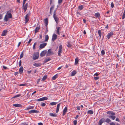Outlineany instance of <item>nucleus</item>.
I'll return each mask as SVG.
<instances>
[{
    "label": "nucleus",
    "mask_w": 125,
    "mask_h": 125,
    "mask_svg": "<svg viewBox=\"0 0 125 125\" xmlns=\"http://www.w3.org/2000/svg\"><path fill=\"white\" fill-rule=\"evenodd\" d=\"M12 18V16L10 12V11H8L5 15L4 20L6 21H7L8 20V18Z\"/></svg>",
    "instance_id": "f257e3e1"
},
{
    "label": "nucleus",
    "mask_w": 125,
    "mask_h": 125,
    "mask_svg": "<svg viewBox=\"0 0 125 125\" xmlns=\"http://www.w3.org/2000/svg\"><path fill=\"white\" fill-rule=\"evenodd\" d=\"M31 14L30 11H29V12L26 15L24 19L25 23H27L29 21V16Z\"/></svg>",
    "instance_id": "f03ea898"
},
{
    "label": "nucleus",
    "mask_w": 125,
    "mask_h": 125,
    "mask_svg": "<svg viewBox=\"0 0 125 125\" xmlns=\"http://www.w3.org/2000/svg\"><path fill=\"white\" fill-rule=\"evenodd\" d=\"M39 53L37 52H35L33 54V59L34 60H35L38 59L39 56Z\"/></svg>",
    "instance_id": "7ed1b4c3"
},
{
    "label": "nucleus",
    "mask_w": 125,
    "mask_h": 125,
    "mask_svg": "<svg viewBox=\"0 0 125 125\" xmlns=\"http://www.w3.org/2000/svg\"><path fill=\"white\" fill-rule=\"evenodd\" d=\"M62 45H60L59 47V50L58 52V55L59 56H60L61 55V53L62 51Z\"/></svg>",
    "instance_id": "20e7f679"
},
{
    "label": "nucleus",
    "mask_w": 125,
    "mask_h": 125,
    "mask_svg": "<svg viewBox=\"0 0 125 125\" xmlns=\"http://www.w3.org/2000/svg\"><path fill=\"white\" fill-rule=\"evenodd\" d=\"M47 44V43L41 44L39 46V49L40 50L41 49L44 48L46 45Z\"/></svg>",
    "instance_id": "39448f33"
},
{
    "label": "nucleus",
    "mask_w": 125,
    "mask_h": 125,
    "mask_svg": "<svg viewBox=\"0 0 125 125\" xmlns=\"http://www.w3.org/2000/svg\"><path fill=\"white\" fill-rule=\"evenodd\" d=\"M48 99V98L47 97H45L41 98L39 99H37L36 101H43L47 100Z\"/></svg>",
    "instance_id": "423d86ee"
},
{
    "label": "nucleus",
    "mask_w": 125,
    "mask_h": 125,
    "mask_svg": "<svg viewBox=\"0 0 125 125\" xmlns=\"http://www.w3.org/2000/svg\"><path fill=\"white\" fill-rule=\"evenodd\" d=\"M53 17L56 23L57 24L58 22L59 18L56 15H53Z\"/></svg>",
    "instance_id": "0eeeda50"
},
{
    "label": "nucleus",
    "mask_w": 125,
    "mask_h": 125,
    "mask_svg": "<svg viewBox=\"0 0 125 125\" xmlns=\"http://www.w3.org/2000/svg\"><path fill=\"white\" fill-rule=\"evenodd\" d=\"M105 121V119L104 118H103L100 119L98 122V125H101Z\"/></svg>",
    "instance_id": "6e6552de"
},
{
    "label": "nucleus",
    "mask_w": 125,
    "mask_h": 125,
    "mask_svg": "<svg viewBox=\"0 0 125 125\" xmlns=\"http://www.w3.org/2000/svg\"><path fill=\"white\" fill-rule=\"evenodd\" d=\"M46 53V50H44L41 53L40 55L41 57H42L45 56Z\"/></svg>",
    "instance_id": "1a4fd4ad"
},
{
    "label": "nucleus",
    "mask_w": 125,
    "mask_h": 125,
    "mask_svg": "<svg viewBox=\"0 0 125 125\" xmlns=\"http://www.w3.org/2000/svg\"><path fill=\"white\" fill-rule=\"evenodd\" d=\"M57 35L56 34H53L52 38V41H55L57 39Z\"/></svg>",
    "instance_id": "9d476101"
},
{
    "label": "nucleus",
    "mask_w": 125,
    "mask_h": 125,
    "mask_svg": "<svg viewBox=\"0 0 125 125\" xmlns=\"http://www.w3.org/2000/svg\"><path fill=\"white\" fill-rule=\"evenodd\" d=\"M39 111H38L36 110H33L29 111V114H31L32 113H38Z\"/></svg>",
    "instance_id": "9b49d317"
},
{
    "label": "nucleus",
    "mask_w": 125,
    "mask_h": 125,
    "mask_svg": "<svg viewBox=\"0 0 125 125\" xmlns=\"http://www.w3.org/2000/svg\"><path fill=\"white\" fill-rule=\"evenodd\" d=\"M53 54V52L51 51V49H49L47 52V55H50Z\"/></svg>",
    "instance_id": "f8f14e48"
},
{
    "label": "nucleus",
    "mask_w": 125,
    "mask_h": 125,
    "mask_svg": "<svg viewBox=\"0 0 125 125\" xmlns=\"http://www.w3.org/2000/svg\"><path fill=\"white\" fill-rule=\"evenodd\" d=\"M113 34V33L112 32H110L109 33H108L107 35V38L109 39Z\"/></svg>",
    "instance_id": "ddd939ff"
},
{
    "label": "nucleus",
    "mask_w": 125,
    "mask_h": 125,
    "mask_svg": "<svg viewBox=\"0 0 125 125\" xmlns=\"http://www.w3.org/2000/svg\"><path fill=\"white\" fill-rule=\"evenodd\" d=\"M8 31L7 30H4L3 31L1 34V36H4L6 35L7 34Z\"/></svg>",
    "instance_id": "4468645a"
},
{
    "label": "nucleus",
    "mask_w": 125,
    "mask_h": 125,
    "mask_svg": "<svg viewBox=\"0 0 125 125\" xmlns=\"http://www.w3.org/2000/svg\"><path fill=\"white\" fill-rule=\"evenodd\" d=\"M40 29V26H39L37 27H36L34 30V31H35V33L36 34V33L38 32L39 31Z\"/></svg>",
    "instance_id": "2eb2a0df"
},
{
    "label": "nucleus",
    "mask_w": 125,
    "mask_h": 125,
    "mask_svg": "<svg viewBox=\"0 0 125 125\" xmlns=\"http://www.w3.org/2000/svg\"><path fill=\"white\" fill-rule=\"evenodd\" d=\"M54 5H53L52 6H51V8H50V13L51 14V15H52V11L54 9Z\"/></svg>",
    "instance_id": "dca6fc26"
},
{
    "label": "nucleus",
    "mask_w": 125,
    "mask_h": 125,
    "mask_svg": "<svg viewBox=\"0 0 125 125\" xmlns=\"http://www.w3.org/2000/svg\"><path fill=\"white\" fill-rule=\"evenodd\" d=\"M94 16L96 18H98V19L100 17V14L99 12L96 13H95Z\"/></svg>",
    "instance_id": "f3484780"
},
{
    "label": "nucleus",
    "mask_w": 125,
    "mask_h": 125,
    "mask_svg": "<svg viewBox=\"0 0 125 125\" xmlns=\"http://www.w3.org/2000/svg\"><path fill=\"white\" fill-rule=\"evenodd\" d=\"M60 103L58 104L57 106L56 109V112L58 113L59 111L60 107Z\"/></svg>",
    "instance_id": "a211bd4d"
},
{
    "label": "nucleus",
    "mask_w": 125,
    "mask_h": 125,
    "mask_svg": "<svg viewBox=\"0 0 125 125\" xmlns=\"http://www.w3.org/2000/svg\"><path fill=\"white\" fill-rule=\"evenodd\" d=\"M23 68L22 66H21L19 70V72L20 74H21L23 72Z\"/></svg>",
    "instance_id": "6ab92c4d"
},
{
    "label": "nucleus",
    "mask_w": 125,
    "mask_h": 125,
    "mask_svg": "<svg viewBox=\"0 0 125 125\" xmlns=\"http://www.w3.org/2000/svg\"><path fill=\"white\" fill-rule=\"evenodd\" d=\"M33 65L36 67H38L40 66L41 64L40 63H35L33 64Z\"/></svg>",
    "instance_id": "aec40b11"
},
{
    "label": "nucleus",
    "mask_w": 125,
    "mask_h": 125,
    "mask_svg": "<svg viewBox=\"0 0 125 125\" xmlns=\"http://www.w3.org/2000/svg\"><path fill=\"white\" fill-rule=\"evenodd\" d=\"M77 72L75 70H74L72 71L71 73V76H74L76 74Z\"/></svg>",
    "instance_id": "412c9836"
},
{
    "label": "nucleus",
    "mask_w": 125,
    "mask_h": 125,
    "mask_svg": "<svg viewBox=\"0 0 125 125\" xmlns=\"http://www.w3.org/2000/svg\"><path fill=\"white\" fill-rule=\"evenodd\" d=\"M13 106L17 107H21L22 105L20 104H13Z\"/></svg>",
    "instance_id": "4be33fe9"
},
{
    "label": "nucleus",
    "mask_w": 125,
    "mask_h": 125,
    "mask_svg": "<svg viewBox=\"0 0 125 125\" xmlns=\"http://www.w3.org/2000/svg\"><path fill=\"white\" fill-rule=\"evenodd\" d=\"M44 23L45 24V26L46 27H47L48 24V19L47 18H46L44 19Z\"/></svg>",
    "instance_id": "5701e85b"
},
{
    "label": "nucleus",
    "mask_w": 125,
    "mask_h": 125,
    "mask_svg": "<svg viewBox=\"0 0 125 125\" xmlns=\"http://www.w3.org/2000/svg\"><path fill=\"white\" fill-rule=\"evenodd\" d=\"M106 113L107 114L110 115H115V113L112 111H108Z\"/></svg>",
    "instance_id": "b1692460"
},
{
    "label": "nucleus",
    "mask_w": 125,
    "mask_h": 125,
    "mask_svg": "<svg viewBox=\"0 0 125 125\" xmlns=\"http://www.w3.org/2000/svg\"><path fill=\"white\" fill-rule=\"evenodd\" d=\"M58 74H56L52 77V80H55L58 77Z\"/></svg>",
    "instance_id": "393cba45"
},
{
    "label": "nucleus",
    "mask_w": 125,
    "mask_h": 125,
    "mask_svg": "<svg viewBox=\"0 0 125 125\" xmlns=\"http://www.w3.org/2000/svg\"><path fill=\"white\" fill-rule=\"evenodd\" d=\"M49 39V36L48 35H46L45 36V40L44 41L45 42H47Z\"/></svg>",
    "instance_id": "a878e982"
},
{
    "label": "nucleus",
    "mask_w": 125,
    "mask_h": 125,
    "mask_svg": "<svg viewBox=\"0 0 125 125\" xmlns=\"http://www.w3.org/2000/svg\"><path fill=\"white\" fill-rule=\"evenodd\" d=\"M60 28H61L60 27H57V29L56 30V32L57 33V34L59 35L60 34V33L59 31L60 30Z\"/></svg>",
    "instance_id": "bb28decb"
},
{
    "label": "nucleus",
    "mask_w": 125,
    "mask_h": 125,
    "mask_svg": "<svg viewBox=\"0 0 125 125\" xmlns=\"http://www.w3.org/2000/svg\"><path fill=\"white\" fill-rule=\"evenodd\" d=\"M87 113L88 114H89L90 115H92L93 114L94 112L93 110H88L87 111Z\"/></svg>",
    "instance_id": "cd10ccee"
},
{
    "label": "nucleus",
    "mask_w": 125,
    "mask_h": 125,
    "mask_svg": "<svg viewBox=\"0 0 125 125\" xmlns=\"http://www.w3.org/2000/svg\"><path fill=\"white\" fill-rule=\"evenodd\" d=\"M49 115L50 116L52 117H56L57 116V115L55 113H50Z\"/></svg>",
    "instance_id": "c85d7f7f"
},
{
    "label": "nucleus",
    "mask_w": 125,
    "mask_h": 125,
    "mask_svg": "<svg viewBox=\"0 0 125 125\" xmlns=\"http://www.w3.org/2000/svg\"><path fill=\"white\" fill-rule=\"evenodd\" d=\"M28 3H26L25 5H22V7L23 9H27L28 7Z\"/></svg>",
    "instance_id": "c756f323"
},
{
    "label": "nucleus",
    "mask_w": 125,
    "mask_h": 125,
    "mask_svg": "<svg viewBox=\"0 0 125 125\" xmlns=\"http://www.w3.org/2000/svg\"><path fill=\"white\" fill-rule=\"evenodd\" d=\"M108 117L113 120H115V116L114 115H110Z\"/></svg>",
    "instance_id": "7c9ffc66"
},
{
    "label": "nucleus",
    "mask_w": 125,
    "mask_h": 125,
    "mask_svg": "<svg viewBox=\"0 0 125 125\" xmlns=\"http://www.w3.org/2000/svg\"><path fill=\"white\" fill-rule=\"evenodd\" d=\"M79 62V59L77 57L76 58L75 60V64H77Z\"/></svg>",
    "instance_id": "2f4dec72"
},
{
    "label": "nucleus",
    "mask_w": 125,
    "mask_h": 125,
    "mask_svg": "<svg viewBox=\"0 0 125 125\" xmlns=\"http://www.w3.org/2000/svg\"><path fill=\"white\" fill-rule=\"evenodd\" d=\"M105 122L108 123H109L111 122V120L108 118H106L105 120Z\"/></svg>",
    "instance_id": "473e14b6"
},
{
    "label": "nucleus",
    "mask_w": 125,
    "mask_h": 125,
    "mask_svg": "<svg viewBox=\"0 0 125 125\" xmlns=\"http://www.w3.org/2000/svg\"><path fill=\"white\" fill-rule=\"evenodd\" d=\"M57 103L56 102H52L50 103V104L51 105H56L57 104Z\"/></svg>",
    "instance_id": "72a5a7b5"
},
{
    "label": "nucleus",
    "mask_w": 125,
    "mask_h": 125,
    "mask_svg": "<svg viewBox=\"0 0 125 125\" xmlns=\"http://www.w3.org/2000/svg\"><path fill=\"white\" fill-rule=\"evenodd\" d=\"M98 33L99 36L100 38H101L102 35V33L101 31L100 30H99L98 31Z\"/></svg>",
    "instance_id": "f704fd0d"
},
{
    "label": "nucleus",
    "mask_w": 125,
    "mask_h": 125,
    "mask_svg": "<svg viewBox=\"0 0 125 125\" xmlns=\"http://www.w3.org/2000/svg\"><path fill=\"white\" fill-rule=\"evenodd\" d=\"M51 60L50 58H48L44 60V62L45 63H46L48 61H50Z\"/></svg>",
    "instance_id": "c9c22d12"
},
{
    "label": "nucleus",
    "mask_w": 125,
    "mask_h": 125,
    "mask_svg": "<svg viewBox=\"0 0 125 125\" xmlns=\"http://www.w3.org/2000/svg\"><path fill=\"white\" fill-rule=\"evenodd\" d=\"M37 43L36 42H34L33 47V49L34 50L35 49V46L36 45Z\"/></svg>",
    "instance_id": "e433bc0d"
},
{
    "label": "nucleus",
    "mask_w": 125,
    "mask_h": 125,
    "mask_svg": "<svg viewBox=\"0 0 125 125\" xmlns=\"http://www.w3.org/2000/svg\"><path fill=\"white\" fill-rule=\"evenodd\" d=\"M47 78V76H44L42 78V80L43 81H44Z\"/></svg>",
    "instance_id": "4c0bfd02"
},
{
    "label": "nucleus",
    "mask_w": 125,
    "mask_h": 125,
    "mask_svg": "<svg viewBox=\"0 0 125 125\" xmlns=\"http://www.w3.org/2000/svg\"><path fill=\"white\" fill-rule=\"evenodd\" d=\"M67 108L66 106L65 107V108L63 109V112L66 113L67 111Z\"/></svg>",
    "instance_id": "58836bf2"
},
{
    "label": "nucleus",
    "mask_w": 125,
    "mask_h": 125,
    "mask_svg": "<svg viewBox=\"0 0 125 125\" xmlns=\"http://www.w3.org/2000/svg\"><path fill=\"white\" fill-rule=\"evenodd\" d=\"M78 8L80 10H81L83 8V5H81L80 6H79V7Z\"/></svg>",
    "instance_id": "ea45409f"
},
{
    "label": "nucleus",
    "mask_w": 125,
    "mask_h": 125,
    "mask_svg": "<svg viewBox=\"0 0 125 125\" xmlns=\"http://www.w3.org/2000/svg\"><path fill=\"white\" fill-rule=\"evenodd\" d=\"M101 55H104L105 54V52L104 50H102L101 51Z\"/></svg>",
    "instance_id": "a19ab883"
},
{
    "label": "nucleus",
    "mask_w": 125,
    "mask_h": 125,
    "mask_svg": "<svg viewBox=\"0 0 125 125\" xmlns=\"http://www.w3.org/2000/svg\"><path fill=\"white\" fill-rule=\"evenodd\" d=\"M34 107L33 106H30L29 107H28L27 108V109L28 110L31 109H33Z\"/></svg>",
    "instance_id": "79ce46f5"
},
{
    "label": "nucleus",
    "mask_w": 125,
    "mask_h": 125,
    "mask_svg": "<svg viewBox=\"0 0 125 125\" xmlns=\"http://www.w3.org/2000/svg\"><path fill=\"white\" fill-rule=\"evenodd\" d=\"M109 124L110 125H120L118 124L115 125V124L113 122H111V123H109Z\"/></svg>",
    "instance_id": "37998d69"
},
{
    "label": "nucleus",
    "mask_w": 125,
    "mask_h": 125,
    "mask_svg": "<svg viewBox=\"0 0 125 125\" xmlns=\"http://www.w3.org/2000/svg\"><path fill=\"white\" fill-rule=\"evenodd\" d=\"M46 105V104L45 103H41V106H42V107L44 106H45Z\"/></svg>",
    "instance_id": "c03bdc74"
},
{
    "label": "nucleus",
    "mask_w": 125,
    "mask_h": 125,
    "mask_svg": "<svg viewBox=\"0 0 125 125\" xmlns=\"http://www.w3.org/2000/svg\"><path fill=\"white\" fill-rule=\"evenodd\" d=\"M21 95V94H17L14 96V98H16L19 97Z\"/></svg>",
    "instance_id": "a18cd8bd"
},
{
    "label": "nucleus",
    "mask_w": 125,
    "mask_h": 125,
    "mask_svg": "<svg viewBox=\"0 0 125 125\" xmlns=\"http://www.w3.org/2000/svg\"><path fill=\"white\" fill-rule=\"evenodd\" d=\"M74 125H76L77 123V120H75L73 121Z\"/></svg>",
    "instance_id": "49530a36"
},
{
    "label": "nucleus",
    "mask_w": 125,
    "mask_h": 125,
    "mask_svg": "<svg viewBox=\"0 0 125 125\" xmlns=\"http://www.w3.org/2000/svg\"><path fill=\"white\" fill-rule=\"evenodd\" d=\"M23 52H22V53L21 54L20 56V59H21L23 57Z\"/></svg>",
    "instance_id": "de8ad7c7"
},
{
    "label": "nucleus",
    "mask_w": 125,
    "mask_h": 125,
    "mask_svg": "<svg viewBox=\"0 0 125 125\" xmlns=\"http://www.w3.org/2000/svg\"><path fill=\"white\" fill-rule=\"evenodd\" d=\"M62 1V0H58V4H61Z\"/></svg>",
    "instance_id": "09e8293b"
},
{
    "label": "nucleus",
    "mask_w": 125,
    "mask_h": 125,
    "mask_svg": "<svg viewBox=\"0 0 125 125\" xmlns=\"http://www.w3.org/2000/svg\"><path fill=\"white\" fill-rule=\"evenodd\" d=\"M111 6L112 8H113L114 7V4L113 2H112L111 4Z\"/></svg>",
    "instance_id": "8fccbe9b"
},
{
    "label": "nucleus",
    "mask_w": 125,
    "mask_h": 125,
    "mask_svg": "<svg viewBox=\"0 0 125 125\" xmlns=\"http://www.w3.org/2000/svg\"><path fill=\"white\" fill-rule=\"evenodd\" d=\"M72 46V45L68 43L67 45V46L69 48L71 47Z\"/></svg>",
    "instance_id": "3c124183"
},
{
    "label": "nucleus",
    "mask_w": 125,
    "mask_h": 125,
    "mask_svg": "<svg viewBox=\"0 0 125 125\" xmlns=\"http://www.w3.org/2000/svg\"><path fill=\"white\" fill-rule=\"evenodd\" d=\"M99 78V77H94V79L95 80H98Z\"/></svg>",
    "instance_id": "603ef678"
},
{
    "label": "nucleus",
    "mask_w": 125,
    "mask_h": 125,
    "mask_svg": "<svg viewBox=\"0 0 125 125\" xmlns=\"http://www.w3.org/2000/svg\"><path fill=\"white\" fill-rule=\"evenodd\" d=\"M21 60H20L19 62V66H21Z\"/></svg>",
    "instance_id": "864d4df0"
},
{
    "label": "nucleus",
    "mask_w": 125,
    "mask_h": 125,
    "mask_svg": "<svg viewBox=\"0 0 125 125\" xmlns=\"http://www.w3.org/2000/svg\"><path fill=\"white\" fill-rule=\"evenodd\" d=\"M31 41L32 40L31 39L29 40V41L28 42V45L31 42Z\"/></svg>",
    "instance_id": "5fc2aeb1"
},
{
    "label": "nucleus",
    "mask_w": 125,
    "mask_h": 125,
    "mask_svg": "<svg viewBox=\"0 0 125 125\" xmlns=\"http://www.w3.org/2000/svg\"><path fill=\"white\" fill-rule=\"evenodd\" d=\"M56 10H55L54 11L53 14V15H56Z\"/></svg>",
    "instance_id": "6e6d98bb"
},
{
    "label": "nucleus",
    "mask_w": 125,
    "mask_h": 125,
    "mask_svg": "<svg viewBox=\"0 0 125 125\" xmlns=\"http://www.w3.org/2000/svg\"><path fill=\"white\" fill-rule=\"evenodd\" d=\"M28 124H26L25 123H22L21 124V125H28Z\"/></svg>",
    "instance_id": "4d7b16f0"
},
{
    "label": "nucleus",
    "mask_w": 125,
    "mask_h": 125,
    "mask_svg": "<svg viewBox=\"0 0 125 125\" xmlns=\"http://www.w3.org/2000/svg\"><path fill=\"white\" fill-rule=\"evenodd\" d=\"M99 75V74L98 73H95L94 75V76H97L98 75Z\"/></svg>",
    "instance_id": "13d9d810"
},
{
    "label": "nucleus",
    "mask_w": 125,
    "mask_h": 125,
    "mask_svg": "<svg viewBox=\"0 0 125 125\" xmlns=\"http://www.w3.org/2000/svg\"><path fill=\"white\" fill-rule=\"evenodd\" d=\"M48 31V28H47V27H46V32L45 33V34L47 33Z\"/></svg>",
    "instance_id": "bf43d9fd"
},
{
    "label": "nucleus",
    "mask_w": 125,
    "mask_h": 125,
    "mask_svg": "<svg viewBox=\"0 0 125 125\" xmlns=\"http://www.w3.org/2000/svg\"><path fill=\"white\" fill-rule=\"evenodd\" d=\"M2 67L3 68L5 69H6L8 68L7 67L4 65H3Z\"/></svg>",
    "instance_id": "052dcab7"
},
{
    "label": "nucleus",
    "mask_w": 125,
    "mask_h": 125,
    "mask_svg": "<svg viewBox=\"0 0 125 125\" xmlns=\"http://www.w3.org/2000/svg\"><path fill=\"white\" fill-rule=\"evenodd\" d=\"M2 15L1 14H0V20L1 19H2Z\"/></svg>",
    "instance_id": "680f3d73"
},
{
    "label": "nucleus",
    "mask_w": 125,
    "mask_h": 125,
    "mask_svg": "<svg viewBox=\"0 0 125 125\" xmlns=\"http://www.w3.org/2000/svg\"><path fill=\"white\" fill-rule=\"evenodd\" d=\"M125 18V15L123 14L122 16V19H124Z\"/></svg>",
    "instance_id": "e2e57ef3"
},
{
    "label": "nucleus",
    "mask_w": 125,
    "mask_h": 125,
    "mask_svg": "<svg viewBox=\"0 0 125 125\" xmlns=\"http://www.w3.org/2000/svg\"><path fill=\"white\" fill-rule=\"evenodd\" d=\"M115 121H118V122H120V120H119V119L118 118H117L116 119Z\"/></svg>",
    "instance_id": "0e129e2a"
},
{
    "label": "nucleus",
    "mask_w": 125,
    "mask_h": 125,
    "mask_svg": "<svg viewBox=\"0 0 125 125\" xmlns=\"http://www.w3.org/2000/svg\"><path fill=\"white\" fill-rule=\"evenodd\" d=\"M26 85V84H21L20 85V86H24Z\"/></svg>",
    "instance_id": "69168bd1"
},
{
    "label": "nucleus",
    "mask_w": 125,
    "mask_h": 125,
    "mask_svg": "<svg viewBox=\"0 0 125 125\" xmlns=\"http://www.w3.org/2000/svg\"><path fill=\"white\" fill-rule=\"evenodd\" d=\"M78 117L79 115H77L75 117V119H77L78 118Z\"/></svg>",
    "instance_id": "338daca9"
},
{
    "label": "nucleus",
    "mask_w": 125,
    "mask_h": 125,
    "mask_svg": "<svg viewBox=\"0 0 125 125\" xmlns=\"http://www.w3.org/2000/svg\"><path fill=\"white\" fill-rule=\"evenodd\" d=\"M38 125H43L42 123L41 122L38 123Z\"/></svg>",
    "instance_id": "774afa93"
}]
</instances>
